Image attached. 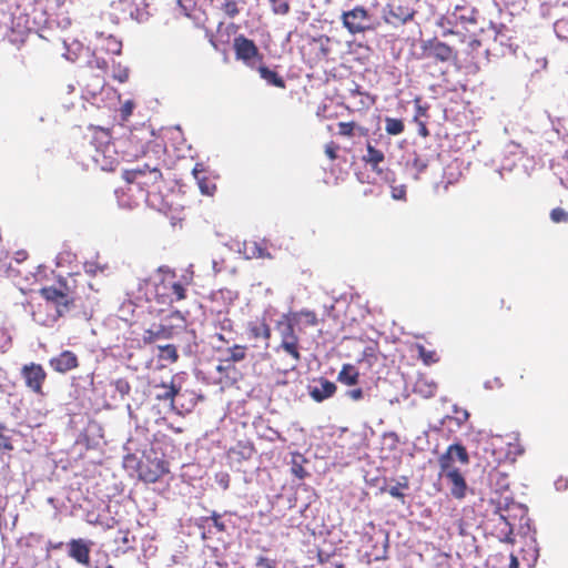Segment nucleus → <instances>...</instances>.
<instances>
[{
  "mask_svg": "<svg viewBox=\"0 0 568 568\" xmlns=\"http://www.w3.org/2000/svg\"><path fill=\"white\" fill-rule=\"evenodd\" d=\"M105 77L102 73L89 70L84 78V90L92 98L102 92L105 87Z\"/></svg>",
  "mask_w": 568,
  "mask_h": 568,
  "instance_id": "aec40b11",
  "label": "nucleus"
},
{
  "mask_svg": "<svg viewBox=\"0 0 568 568\" xmlns=\"http://www.w3.org/2000/svg\"><path fill=\"white\" fill-rule=\"evenodd\" d=\"M363 357H372L376 359L375 347L367 346L363 351Z\"/></svg>",
  "mask_w": 568,
  "mask_h": 568,
  "instance_id": "4d7b16f0",
  "label": "nucleus"
},
{
  "mask_svg": "<svg viewBox=\"0 0 568 568\" xmlns=\"http://www.w3.org/2000/svg\"><path fill=\"white\" fill-rule=\"evenodd\" d=\"M40 295L45 300L48 304H51L55 308L53 315L48 316L44 320L36 318L42 325L55 322L59 317L64 316L75 306L74 293L69 290L65 283L60 282L59 287L44 286L40 290Z\"/></svg>",
  "mask_w": 568,
  "mask_h": 568,
  "instance_id": "20e7f679",
  "label": "nucleus"
},
{
  "mask_svg": "<svg viewBox=\"0 0 568 568\" xmlns=\"http://www.w3.org/2000/svg\"><path fill=\"white\" fill-rule=\"evenodd\" d=\"M27 256H28V254L26 251H19V252H17L16 260H17V262H22L27 258Z\"/></svg>",
  "mask_w": 568,
  "mask_h": 568,
  "instance_id": "e2e57ef3",
  "label": "nucleus"
},
{
  "mask_svg": "<svg viewBox=\"0 0 568 568\" xmlns=\"http://www.w3.org/2000/svg\"><path fill=\"white\" fill-rule=\"evenodd\" d=\"M173 336V327L162 324L154 325L143 333V342L145 344L155 343L159 339H169Z\"/></svg>",
  "mask_w": 568,
  "mask_h": 568,
  "instance_id": "412c9836",
  "label": "nucleus"
},
{
  "mask_svg": "<svg viewBox=\"0 0 568 568\" xmlns=\"http://www.w3.org/2000/svg\"><path fill=\"white\" fill-rule=\"evenodd\" d=\"M341 22L343 28L352 36L375 30L374 20L368 9L359 4L343 11Z\"/></svg>",
  "mask_w": 568,
  "mask_h": 568,
  "instance_id": "39448f33",
  "label": "nucleus"
},
{
  "mask_svg": "<svg viewBox=\"0 0 568 568\" xmlns=\"http://www.w3.org/2000/svg\"><path fill=\"white\" fill-rule=\"evenodd\" d=\"M93 542L83 538L71 539L68 544V556L79 565L89 567L91 565V548Z\"/></svg>",
  "mask_w": 568,
  "mask_h": 568,
  "instance_id": "ddd939ff",
  "label": "nucleus"
},
{
  "mask_svg": "<svg viewBox=\"0 0 568 568\" xmlns=\"http://www.w3.org/2000/svg\"><path fill=\"white\" fill-rule=\"evenodd\" d=\"M92 132V144L95 146V154L93 159L97 163H100L103 170H112L115 159L106 161V152H110L111 145V133L110 130L100 126H90Z\"/></svg>",
  "mask_w": 568,
  "mask_h": 568,
  "instance_id": "423d86ee",
  "label": "nucleus"
},
{
  "mask_svg": "<svg viewBox=\"0 0 568 568\" xmlns=\"http://www.w3.org/2000/svg\"><path fill=\"white\" fill-rule=\"evenodd\" d=\"M497 520H498V523H497L496 528L498 529V538L500 540H503V541L514 542V538H513L514 528H513V525L503 515H499Z\"/></svg>",
  "mask_w": 568,
  "mask_h": 568,
  "instance_id": "a878e982",
  "label": "nucleus"
},
{
  "mask_svg": "<svg viewBox=\"0 0 568 568\" xmlns=\"http://www.w3.org/2000/svg\"><path fill=\"white\" fill-rule=\"evenodd\" d=\"M499 308L500 310H506L507 312H510L511 311V305L508 303H506V301L504 298H500L499 301Z\"/></svg>",
  "mask_w": 568,
  "mask_h": 568,
  "instance_id": "052dcab7",
  "label": "nucleus"
},
{
  "mask_svg": "<svg viewBox=\"0 0 568 568\" xmlns=\"http://www.w3.org/2000/svg\"><path fill=\"white\" fill-rule=\"evenodd\" d=\"M222 10L230 18H234L240 13L237 2L235 0H225L222 6Z\"/></svg>",
  "mask_w": 568,
  "mask_h": 568,
  "instance_id": "e433bc0d",
  "label": "nucleus"
},
{
  "mask_svg": "<svg viewBox=\"0 0 568 568\" xmlns=\"http://www.w3.org/2000/svg\"><path fill=\"white\" fill-rule=\"evenodd\" d=\"M2 430H3V427L0 426V450L1 449L12 450L13 446L11 444V439H10V437L6 436Z\"/></svg>",
  "mask_w": 568,
  "mask_h": 568,
  "instance_id": "a18cd8bd",
  "label": "nucleus"
},
{
  "mask_svg": "<svg viewBox=\"0 0 568 568\" xmlns=\"http://www.w3.org/2000/svg\"><path fill=\"white\" fill-rule=\"evenodd\" d=\"M21 377L27 388L37 395H43V385L47 379V372L37 363L26 364L21 368Z\"/></svg>",
  "mask_w": 568,
  "mask_h": 568,
  "instance_id": "9d476101",
  "label": "nucleus"
},
{
  "mask_svg": "<svg viewBox=\"0 0 568 568\" xmlns=\"http://www.w3.org/2000/svg\"><path fill=\"white\" fill-rule=\"evenodd\" d=\"M245 332L248 339L260 341L264 344V348H268L272 331L264 318L250 321L246 324Z\"/></svg>",
  "mask_w": 568,
  "mask_h": 568,
  "instance_id": "4468645a",
  "label": "nucleus"
},
{
  "mask_svg": "<svg viewBox=\"0 0 568 568\" xmlns=\"http://www.w3.org/2000/svg\"><path fill=\"white\" fill-rule=\"evenodd\" d=\"M156 276L154 296L159 303L173 304L186 298L190 281H179L175 272L166 266H160Z\"/></svg>",
  "mask_w": 568,
  "mask_h": 568,
  "instance_id": "7ed1b4c3",
  "label": "nucleus"
},
{
  "mask_svg": "<svg viewBox=\"0 0 568 568\" xmlns=\"http://www.w3.org/2000/svg\"><path fill=\"white\" fill-rule=\"evenodd\" d=\"M298 315L304 318V323L308 326H316L318 323L317 315L314 311L302 310Z\"/></svg>",
  "mask_w": 568,
  "mask_h": 568,
  "instance_id": "58836bf2",
  "label": "nucleus"
},
{
  "mask_svg": "<svg viewBox=\"0 0 568 568\" xmlns=\"http://www.w3.org/2000/svg\"><path fill=\"white\" fill-rule=\"evenodd\" d=\"M457 413V419L459 423H464L468 419L469 413L466 409L456 410Z\"/></svg>",
  "mask_w": 568,
  "mask_h": 568,
  "instance_id": "13d9d810",
  "label": "nucleus"
},
{
  "mask_svg": "<svg viewBox=\"0 0 568 568\" xmlns=\"http://www.w3.org/2000/svg\"><path fill=\"white\" fill-rule=\"evenodd\" d=\"M318 386L310 387V396L317 403H321L327 398H331L336 393V385L326 379L321 377L318 379Z\"/></svg>",
  "mask_w": 568,
  "mask_h": 568,
  "instance_id": "a211bd4d",
  "label": "nucleus"
},
{
  "mask_svg": "<svg viewBox=\"0 0 568 568\" xmlns=\"http://www.w3.org/2000/svg\"><path fill=\"white\" fill-rule=\"evenodd\" d=\"M292 473L298 479H303L307 476V471L304 469V467L301 464L296 463L295 460L293 462L292 465Z\"/></svg>",
  "mask_w": 568,
  "mask_h": 568,
  "instance_id": "de8ad7c7",
  "label": "nucleus"
},
{
  "mask_svg": "<svg viewBox=\"0 0 568 568\" xmlns=\"http://www.w3.org/2000/svg\"><path fill=\"white\" fill-rule=\"evenodd\" d=\"M49 366L59 374H65L79 367V358L72 351H62L49 359Z\"/></svg>",
  "mask_w": 568,
  "mask_h": 568,
  "instance_id": "2eb2a0df",
  "label": "nucleus"
},
{
  "mask_svg": "<svg viewBox=\"0 0 568 568\" xmlns=\"http://www.w3.org/2000/svg\"><path fill=\"white\" fill-rule=\"evenodd\" d=\"M212 339L213 341H216L219 344L217 345H222L224 347V345H229L230 342L232 341V338H229L224 335L223 332H216L212 335ZM214 346L216 344H213Z\"/></svg>",
  "mask_w": 568,
  "mask_h": 568,
  "instance_id": "09e8293b",
  "label": "nucleus"
},
{
  "mask_svg": "<svg viewBox=\"0 0 568 568\" xmlns=\"http://www.w3.org/2000/svg\"><path fill=\"white\" fill-rule=\"evenodd\" d=\"M509 568H519V561H518L517 557L514 555L510 556Z\"/></svg>",
  "mask_w": 568,
  "mask_h": 568,
  "instance_id": "680f3d73",
  "label": "nucleus"
},
{
  "mask_svg": "<svg viewBox=\"0 0 568 568\" xmlns=\"http://www.w3.org/2000/svg\"><path fill=\"white\" fill-rule=\"evenodd\" d=\"M216 483L221 488L226 490L230 487L231 477L227 473H220L216 475Z\"/></svg>",
  "mask_w": 568,
  "mask_h": 568,
  "instance_id": "c03bdc74",
  "label": "nucleus"
},
{
  "mask_svg": "<svg viewBox=\"0 0 568 568\" xmlns=\"http://www.w3.org/2000/svg\"><path fill=\"white\" fill-rule=\"evenodd\" d=\"M169 471V462L156 456H145L138 466L139 478L149 484L156 483Z\"/></svg>",
  "mask_w": 568,
  "mask_h": 568,
  "instance_id": "0eeeda50",
  "label": "nucleus"
},
{
  "mask_svg": "<svg viewBox=\"0 0 568 568\" xmlns=\"http://www.w3.org/2000/svg\"><path fill=\"white\" fill-rule=\"evenodd\" d=\"M210 521H212L217 532H224L226 530V526L222 521V516L220 514L213 511L211 516L202 517L200 527L205 528Z\"/></svg>",
  "mask_w": 568,
  "mask_h": 568,
  "instance_id": "473e14b6",
  "label": "nucleus"
},
{
  "mask_svg": "<svg viewBox=\"0 0 568 568\" xmlns=\"http://www.w3.org/2000/svg\"><path fill=\"white\" fill-rule=\"evenodd\" d=\"M418 125V134L423 138H427L429 135V131L424 121L416 122Z\"/></svg>",
  "mask_w": 568,
  "mask_h": 568,
  "instance_id": "5fc2aeb1",
  "label": "nucleus"
},
{
  "mask_svg": "<svg viewBox=\"0 0 568 568\" xmlns=\"http://www.w3.org/2000/svg\"><path fill=\"white\" fill-rule=\"evenodd\" d=\"M255 568H277V561L275 559L260 556L256 559Z\"/></svg>",
  "mask_w": 568,
  "mask_h": 568,
  "instance_id": "a19ab883",
  "label": "nucleus"
},
{
  "mask_svg": "<svg viewBox=\"0 0 568 568\" xmlns=\"http://www.w3.org/2000/svg\"><path fill=\"white\" fill-rule=\"evenodd\" d=\"M245 250L250 251L251 257L254 258H272V254L267 251L263 242H251L245 244Z\"/></svg>",
  "mask_w": 568,
  "mask_h": 568,
  "instance_id": "c85d7f7f",
  "label": "nucleus"
},
{
  "mask_svg": "<svg viewBox=\"0 0 568 568\" xmlns=\"http://www.w3.org/2000/svg\"><path fill=\"white\" fill-rule=\"evenodd\" d=\"M272 4L277 3L280 0H268Z\"/></svg>",
  "mask_w": 568,
  "mask_h": 568,
  "instance_id": "774afa93",
  "label": "nucleus"
},
{
  "mask_svg": "<svg viewBox=\"0 0 568 568\" xmlns=\"http://www.w3.org/2000/svg\"><path fill=\"white\" fill-rule=\"evenodd\" d=\"M454 33H455V32H454V30H453V29H447V30H444V31H443V36H444V37H447L448 34H454Z\"/></svg>",
  "mask_w": 568,
  "mask_h": 568,
  "instance_id": "338daca9",
  "label": "nucleus"
},
{
  "mask_svg": "<svg viewBox=\"0 0 568 568\" xmlns=\"http://www.w3.org/2000/svg\"><path fill=\"white\" fill-rule=\"evenodd\" d=\"M122 178L128 185L119 196V202L122 206L129 209L138 206L140 202L149 201L152 194L160 191L163 182L161 170L149 164L125 170L122 173Z\"/></svg>",
  "mask_w": 568,
  "mask_h": 568,
  "instance_id": "f257e3e1",
  "label": "nucleus"
},
{
  "mask_svg": "<svg viewBox=\"0 0 568 568\" xmlns=\"http://www.w3.org/2000/svg\"><path fill=\"white\" fill-rule=\"evenodd\" d=\"M426 115H427V109L422 106L420 104H417L416 105V114L414 116V121L418 122V121H420L419 120L420 116H426Z\"/></svg>",
  "mask_w": 568,
  "mask_h": 568,
  "instance_id": "864d4df0",
  "label": "nucleus"
},
{
  "mask_svg": "<svg viewBox=\"0 0 568 568\" xmlns=\"http://www.w3.org/2000/svg\"><path fill=\"white\" fill-rule=\"evenodd\" d=\"M550 219L555 223L568 222V212L561 207H555L550 212Z\"/></svg>",
  "mask_w": 568,
  "mask_h": 568,
  "instance_id": "ea45409f",
  "label": "nucleus"
},
{
  "mask_svg": "<svg viewBox=\"0 0 568 568\" xmlns=\"http://www.w3.org/2000/svg\"><path fill=\"white\" fill-rule=\"evenodd\" d=\"M336 150H337V146L334 145L333 143H331V144L326 145L325 153L331 160H335L337 158Z\"/></svg>",
  "mask_w": 568,
  "mask_h": 568,
  "instance_id": "603ef678",
  "label": "nucleus"
},
{
  "mask_svg": "<svg viewBox=\"0 0 568 568\" xmlns=\"http://www.w3.org/2000/svg\"><path fill=\"white\" fill-rule=\"evenodd\" d=\"M234 50L236 59L248 62L250 60L260 55L258 49L253 40L245 38L243 34L234 39Z\"/></svg>",
  "mask_w": 568,
  "mask_h": 568,
  "instance_id": "dca6fc26",
  "label": "nucleus"
},
{
  "mask_svg": "<svg viewBox=\"0 0 568 568\" xmlns=\"http://www.w3.org/2000/svg\"><path fill=\"white\" fill-rule=\"evenodd\" d=\"M154 388L161 387L162 393L156 394L155 398L158 400H169L173 406L175 397L180 394L181 386L174 383V377L171 378L169 383L161 382L159 384L153 385Z\"/></svg>",
  "mask_w": 568,
  "mask_h": 568,
  "instance_id": "4be33fe9",
  "label": "nucleus"
},
{
  "mask_svg": "<svg viewBox=\"0 0 568 568\" xmlns=\"http://www.w3.org/2000/svg\"><path fill=\"white\" fill-rule=\"evenodd\" d=\"M468 465L469 456L466 448L462 444H452L446 452L439 456V477L445 478L450 485V494L456 499H463L466 496L467 484L464 475L456 467L455 463Z\"/></svg>",
  "mask_w": 568,
  "mask_h": 568,
  "instance_id": "f03ea898",
  "label": "nucleus"
},
{
  "mask_svg": "<svg viewBox=\"0 0 568 568\" xmlns=\"http://www.w3.org/2000/svg\"><path fill=\"white\" fill-rule=\"evenodd\" d=\"M277 329L281 337L278 349L288 354L295 362H300V338L295 332L292 321L290 318L280 321L277 323Z\"/></svg>",
  "mask_w": 568,
  "mask_h": 568,
  "instance_id": "6e6552de",
  "label": "nucleus"
},
{
  "mask_svg": "<svg viewBox=\"0 0 568 568\" xmlns=\"http://www.w3.org/2000/svg\"><path fill=\"white\" fill-rule=\"evenodd\" d=\"M209 41H210L211 45H212L215 50H219V45H217V43H216V41H215V39H214V37H213L212 34L210 36Z\"/></svg>",
  "mask_w": 568,
  "mask_h": 568,
  "instance_id": "69168bd1",
  "label": "nucleus"
},
{
  "mask_svg": "<svg viewBox=\"0 0 568 568\" xmlns=\"http://www.w3.org/2000/svg\"><path fill=\"white\" fill-rule=\"evenodd\" d=\"M290 11V4L287 2L280 3L277 8L274 9L275 13L286 14Z\"/></svg>",
  "mask_w": 568,
  "mask_h": 568,
  "instance_id": "6e6d98bb",
  "label": "nucleus"
},
{
  "mask_svg": "<svg viewBox=\"0 0 568 568\" xmlns=\"http://www.w3.org/2000/svg\"><path fill=\"white\" fill-rule=\"evenodd\" d=\"M345 395L351 398L352 400H361L363 399L364 397V392L362 388H353V389H348Z\"/></svg>",
  "mask_w": 568,
  "mask_h": 568,
  "instance_id": "8fccbe9b",
  "label": "nucleus"
},
{
  "mask_svg": "<svg viewBox=\"0 0 568 568\" xmlns=\"http://www.w3.org/2000/svg\"><path fill=\"white\" fill-rule=\"evenodd\" d=\"M108 69V63L103 59L95 58L94 60L89 62V70L95 71L97 73H102L105 77Z\"/></svg>",
  "mask_w": 568,
  "mask_h": 568,
  "instance_id": "4c0bfd02",
  "label": "nucleus"
},
{
  "mask_svg": "<svg viewBox=\"0 0 568 568\" xmlns=\"http://www.w3.org/2000/svg\"><path fill=\"white\" fill-rule=\"evenodd\" d=\"M408 487V478L406 476H402L400 480H398L395 486H392L388 489L382 488V491H387L392 497L404 501L405 495L402 490L407 489Z\"/></svg>",
  "mask_w": 568,
  "mask_h": 568,
  "instance_id": "c756f323",
  "label": "nucleus"
},
{
  "mask_svg": "<svg viewBox=\"0 0 568 568\" xmlns=\"http://www.w3.org/2000/svg\"><path fill=\"white\" fill-rule=\"evenodd\" d=\"M215 351L217 353L223 354L224 356L221 358V363L225 364L219 365L217 371L223 372L226 368H230L231 366L235 365L236 363L243 362L246 359L247 356V349L248 347L246 345L241 344H233L229 347H223L222 345H215Z\"/></svg>",
  "mask_w": 568,
  "mask_h": 568,
  "instance_id": "f8f14e48",
  "label": "nucleus"
},
{
  "mask_svg": "<svg viewBox=\"0 0 568 568\" xmlns=\"http://www.w3.org/2000/svg\"><path fill=\"white\" fill-rule=\"evenodd\" d=\"M160 361H165L169 363H175L179 359V353L174 345L168 344L164 346H159V355Z\"/></svg>",
  "mask_w": 568,
  "mask_h": 568,
  "instance_id": "7c9ffc66",
  "label": "nucleus"
},
{
  "mask_svg": "<svg viewBox=\"0 0 568 568\" xmlns=\"http://www.w3.org/2000/svg\"><path fill=\"white\" fill-rule=\"evenodd\" d=\"M113 44H114V48L112 49V51L114 53H120L121 52V42L113 41Z\"/></svg>",
  "mask_w": 568,
  "mask_h": 568,
  "instance_id": "0e129e2a",
  "label": "nucleus"
},
{
  "mask_svg": "<svg viewBox=\"0 0 568 568\" xmlns=\"http://www.w3.org/2000/svg\"><path fill=\"white\" fill-rule=\"evenodd\" d=\"M192 173L197 181L201 193L204 195H213L216 190V185L205 176L203 165L201 163H196Z\"/></svg>",
  "mask_w": 568,
  "mask_h": 568,
  "instance_id": "5701e85b",
  "label": "nucleus"
},
{
  "mask_svg": "<svg viewBox=\"0 0 568 568\" xmlns=\"http://www.w3.org/2000/svg\"><path fill=\"white\" fill-rule=\"evenodd\" d=\"M437 390V383L426 374H419L413 384V393L426 399L433 398Z\"/></svg>",
  "mask_w": 568,
  "mask_h": 568,
  "instance_id": "f3484780",
  "label": "nucleus"
},
{
  "mask_svg": "<svg viewBox=\"0 0 568 568\" xmlns=\"http://www.w3.org/2000/svg\"><path fill=\"white\" fill-rule=\"evenodd\" d=\"M418 356L425 365H432L439 362V355L434 349H427L423 345H417Z\"/></svg>",
  "mask_w": 568,
  "mask_h": 568,
  "instance_id": "72a5a7b5",
  "label": "nucleus"
},
{
  "mask_svg": "<svg viewBox=\"0 0 568 568\" xmlns=\"http://www.w3.org/2000/svg\"><path fill=\"white\" fill-rule=\"evenodd\" d=\"M392 196L395 200H405V197H406V187L404 185L394 186L392 189Z\"/></svg>",
  "mask_w": 568,
  "mask_h": 568,
  "instance_id": "3c124183",
  "label": "nucleus"
},
{
  "mask_svg": "<svg viewBox=\"0 0 568 568\" xmlns=\"http://www.w3.org/2000/svg\"><path fill=\"white\" fill-rule=\"evenodd\" d=\"M507 450L505 453V458L515 462L518 456L524 453V447L519 442L518 436L509 437V440L506 442Z\"/></svg>",
  "mask_w": 568,
  "mask_h": 568,
  "instance_id": "cd10ccee",
  "label": "nucleus"
},
{
  "mask_svg": "<svg viewBox=\"0 0 568 568\" xmlns=\"http://www.w3.org/2000/svg\"><path fill=\"white\" fill-rule=\"evenodd\" d=\"M258 73L261 78L264 79L267 83L276 88H285V81L283 80V78L277 72L268 69L267 67L261 65L258 68Z\"/></svg>",
  "mask_w": 568,
  "mask_h": 568,
  "instance_id": "bb28decb",
  "label": "nucleus"
},
{
  "mask_svg": "<svg viewBox=\"0 0 568 568\" xmlns=\"http://www.w3.org/2000/svg\"><path fill=\"white\" fill-rule=\"evenodd\" d=\"M219 327H220V332L232 333L233 332V321L225 316L219 322Z\"/></svg>",
  "mask_w": 568,
  "mask_h": 568,
  "instance_id": "49530a36",
  "label": "nucleus"
},
{
  "mask_svg": "<svg viewBox=\"0 0 568 568\" xmlns=\"http://www.w3.org/2000/svg\"><path fill=\"white\" fill-rule=\"evenodd\" d=\"M405 130V124L403 120L386 116L385 118V131L389 135H398L402 134Z\"/></svg>",
  "mask_w": 568,
  "mask_h": 568,
  "instance_id": "2f4dec72",
  "label": "nucleus"
},
{
  "mask_svg": "<svg viewBox=\"0 0 568 568\" xmlns=\"http://www.w3.org/2000/svg\"><path fill=\"white\" fill-rule=\"evenodd\" d=\"M415 10L404 4H387L384 9L383 20L386 24L398 27L412 21Z\"/></svg>",
  "mask_w": 568,
  "mask_h": 568,
  "instance_id": "9b49d317",
  "label": "nucleus"
},
{
  "mask_svg": "<svg viewBox=\"0 0 568 568\" xmlns=\"http://www.w3.org/2000/svg\"><path fill=\"white\" fill-rule=\"evenodd\" d=\"M133 109L134 102L131 100L125 101L120 109L122 120H128L132 115Z\"/></svg>",
  "mask_w": 568,
  "mask_h": 568,
  "instance_id": "79ce46f5",
  "label": "nucleus"
},
{
  "mask_svg": "<svg viewBox=\"0 0 568 568\" xmlns=\"http://www.w3.org/2000/svg\"><path fill=\"white\" fill-rule=\"evenodd\" d=\"M62 546H63L62 541H59V542L49 541L48 545H47V550L48 551H50V550H58V549H61Z\"/></svg>",
  "mask_w": 568,
  "mask_h": 568,
  "instance_id": "bf43d9fd",
  "label": "nucleus"
},
{
  "mask_svg": "<svg viewBox=\"0 0 568 568\" xmlns=\"http://www.w3.org/2000/svg\"><path fill=\"white\" fill-rule=\"evenodd\" d=\"M337 381L346 386H354L359 381V372L352 364H344L337 375Z\"/></svg>",
  "mask_w": 568,
  "mask_h": 568,
  "instance_id": "b1692460",
  "label": "nucleus"
},
{
  "mask_svg": "<svg viewBox=\"0 0 568 568\" xmlns=\"http://www.w3.org/2000/svg\"><path fill=\"white\" fill-rule=\"evenodd\" d=\"M363 161L376 174L379 175L383 173L381 163L385 161L384 152L373 146L371 142H367L366 144V154L363 156Z\"/></svg>",
  "mask_w": 568,
  "mask_h": 568,
  "instance_id": "6ab92c4d",
  "label": "nucleus"
},
{
  "mask_svg": "<svg viewBox=\"0 0 568 568\" xmlns=\"http://www.w3.org/2000/svg\"><path fill=\"white\" fill-rule=\"evenodd\" d=\"M454 17L456 21L462 23H477V10L469 6H456L454 9Z\"/></svg>",
  "mask_w": 568,
  "mask_h": 568,
  "instance_id": "393cba45",
  "label": "nucleus"
},
{
  "mask_svg": "<svg viewBox=\"0 0 568 568\" xmlns=\"http://www.w3.org/2000/svg\"><path fill=\"white\" fill-rule=\"evenodd\" d=\"M113 385L122 398L128 396L131 392V385L126 378H118L114 381Z\"/></svg>",
  "mask_w": 568,
  "mask_h": 568,
  "instance_id": "c9c22d12",
  "label": "nucleus"
},
{
  "mask_svg": "<svg viewBox=\"0 0 568 568\" xmlns=\"http://www.w3.org/2000/svg\"><path fill=\"white\" fill-rule=\"evenodd\" d=\"M338 134L342 136L352 138L355 134V130L358 128L357 124L353 121L351 122H339L337 124Z\"/></svg>",
  "mask_w": 568,
  "mask_h": 568,
  "instance_id": "f704fd0d",
  "label": "nucleus"
},
{
  "mask_svg": "<svg viewBox=\"0 0 568 568\" xmlns=\"http://www.w3.org/2000/svg\"><path fill=\"white\" fill-rule=\"evenodd\" d=\"M420 49L422 58L434 59L439 62H448L457 59V51L437 38L422 41Z\"/></svg>",
  "mask_w": 568,
  "mask_h": 568,
  "instance_id": "1a4fd4ad",
  "label": "nucleus"
},
{
  "mask_svg": "<svg viewBox=\"0 0 568 568\" xmlns=\"http://www.w3.org/2000/svg\"><path fill=\"white\" fill-rule=\"evenodd\" d=\"M113 78L118 80L119 82L123 83L129 79V70L128 68L118 67L113 71Z\"/></svg>",
  "mask_w": 568,
  "mask_h": 568,
  "instance_id": "37998d69",
  "label": "nucleus"
}]
</instances>
